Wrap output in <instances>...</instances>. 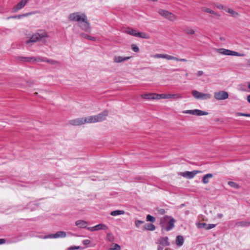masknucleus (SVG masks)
Masks as SVG:
<instances>
[{
  "label": "nucleus",
  "instance_id": "1",
  "mask_svg": "<svg viewBox=\"0 0 250 250\" xmlns=\"http://www.w3.org/2000/svg\"><path fill=\"white\" fill-rule=\"evenodd\" d=\"M175 220L170 216L166 215L160 219V225L162 233L164 231H169L174 227Z\"/></svg>",
  "mask_w": 250,
  "mask_h": 250
},
{
  "label": "nucleus",
  "instance_id": "2",
  "mask_svg": "<svg viewBox=\"0 0 250 250\" xmlns=\"http://www.w3.org/2000/svg\"><path fill=\"white\" fill-rule=\"evenodd\" d=\"M48 37L47 34L45 30H41L37 33L34 34L30 38V40L27 41L26 43H29L30 42H35L39 41H45V39Z\"/></svg>",
  "mask_w": 250,
  "mask_h": 250
},
{
  "label": "nucleus",
  "instance_id": "3",
  "mask_svg": "<svg viewBox=\"0 0 250 250\" xmlns=\"http://www.w3.org/2000/svg\"><path fill=\"white\" fill-rule=\"evenodd\" d=\"M87 18L86 15L84 13L80 14L79 12H75L70 14L69 15L68 19L70 21H78L80 23L83 21H85Z\"/></svg>",
  "mask_w": 250,
  "mask_h": 250
},
{
  "label": "nucleus",
  "instance_id": "4",
  "mask_svg": "<svg viewBox=\"0 0 250 250\" xmlns=\"http://www.w3.org/2000/svg\"><path fill=\"white\" fill-rule=\"evenodd\" d=\"M158 13L160 15L170 21H173L176 19V16L172 13L168 11L160 9L159 10Z\"/></svg>",
  "mask_w": 250,
  "mask_h": 250
},
{
  "label": "nucleus",
  "instance_id": "5",
  "mask_svg": "<svg viewBox=\"0 0 250 250\" xmlns=\"http://www.w3.org/2000/svg\"><path fill=\"white\" fill-rule=\"evenodd\" d=\"M218 52L220 54L226 55H231V56H239V57H244L245 56L244 54H241L239 53L238 52L231 51L230 50L224 49V48H221L218 49Z\"/></svg>",
  "mask_w": 250,
  "mask_h": 250
},
{
  "label": "nucleus",
  "instance_id": "6",
  "mask_svg": "<svg viewBox=\"0 0 250 250\" xmlns=\"http://www.w3.org/2000/svg\"><path fill=\"white\" fill-rule=\"evenodd\" d=\"M179 99L182 98V96L179 94H157L156 95V99H170V98Z\"/></svg>",
  "mask_w": 250,
  "mask_h": 250
},
{
  "label": "nucleus",
  "instance_id": "7",
  "mask_svg": "<svg viewBox=\"0 0 250 250\" xmlns=\"http://www.w3.org/2000/svg\"><path fill=\"white\" fill-rule=\"evenodd\" d=\"M229 93L225 91H220L214 93V98L218 100H223L228 98Z\"/></svg>",
  "mask_w": 250,
  "mask_h": 250
},
{
  "label": "nucleus",
  "instance_id": "8",
  "mask_svg": "<svg viewBox=\"0 0 250 250\" xmlns=\"http://www.w3.org/2000/svg\"><path fill=\"white\" fill-rule=\"evenodd\" d=\"M184 113L190 114L197 116L207 115L208 113L199 109L188 110L183 111Z\"/></svg>",
  "mask_w": 250,
  "mask_h": 250
},
{
  "label": "nucleus",
  "instance_id": "9",
  "mask_svg": "<svg viewBox=\"0 0 250 250\" xmlns=\"http://www.w3.org/2000/svg\"><path fill=\"white\" fill-rule=\"evenodd\" d=\"M108 227L103 224H100L94 227H87V229L90 231H97L99 230H105Z\"/></svg>",
  "mask_w": 250,
  "mask_h": 250
},
{
  "label": "nucleus",
  "instance_id": "10",
  "mask_svg": "<svg viewBox=\"0 0 250 250\" xmlns=\"http://www.w3.org/2000/svg\"><path fill=\"white\" fill-rule=\"evenodd\" d=\"M108 115V111L104 110L97 115H95L96 122H100L104 120Z\"/></svg>",
  "mask_w": 250,
  "mask_h": 250
},
{
  "label": "nucleus",
  "instance_id": "11",
  "mask_svg": "<svg viewBox=\"0 0 250 250\" xmlns=\"http://www.w3.org/2000/svg\"><path fill=\"white\" fill-rule=\"evenodd\" d=\"M28 0H21L17 5L14 6L12 9V12L13 13L16 12L18 10L22 8L27 3Z\"/></svg>",
  "mask_w": 250,
  "mask_h": 250
},
{
  "label": "nucleus",
  "instance_id": "12",
  "mask_svg": "<svg viewBox=\"0 0 250 250\" xmlns=\"http://www.w3.org/2000/svg\"><path fill=\"white\" fill-rule=\"evenodd\" d=\"M66 236V233L64 231H59L54 234L48 235L46 237L48 238H64Z\"/></svg>",
  "mask_w": 250,
  "mask_h": 250
},
{
  "label": "nucleus",
  "instance_id": "13",
  "mask_svg": "<svg viewBox=\"0 0 250 250\" xmlns=\"http://www.w3.org/2000/svg\"><path fill=\"white\" fill-rule=\"evenodd\" d=\"M82 22L83 23H82L81 22L80 23V27L81 29L85 32H90L91 27L87 18H86V20L85 21H83Z\"/></svg>",
  "mask_w": 250,
  "mask_h": 250
},
{
  "label": "nucleus",
  "instance_id": "14",
  "mask_svg": "<svg viewBox=\"0 0 250 250\" xmlns=\"http://www.w3.org/2000/svg\"><path fill=\"white\" fill-rule=\"evenodd\" d=\"M39 13V12L38 11H34L33 12L27 13L22 14L18 15H14V16H12L7 17V20H9L10 19H20L22 18L27 17L28 16L31 15L32 14H35Z\"/></svg>",
  "mask_w": 250,
  "mask_h": 250
},
{
  "label": "nucleus",
  "instance_id": "15",
  "mask_svg": "<svg viewBox=\"0 0 250 250\" xmlns=\"http://www.w3.org/2000/svg\"><path fill=\"white\" fill-rule=\"evenodd\" d=\"M69 123L73 125H80L84 124L83 118H77L70 120Z\"/></svg>",
  "mask_w": 250,
  "mask_h": 250
},
{
  "label": "nucleus",
  "instance_id": "16",
  "mask_svg": "<svg viewBox=\"0 0 250 250\" xmlns=\"http://www.w3.org/2000/svg\"><path fill=\"white\" fill-rule=\"evenodd\" d=\"M158 241L159 244L163 246H169L170 245L168 238L167 236L160 238Z\"/></svg>",
  "mask_w": 250,
  "mask_h": 250
},
{
  "label": "nucleus",
  "instance_id": "17",
  "mask_svg": "<svg viewBox=\"0 0 250 250\" xmlns=\"http://www.w3.org/2000/svg\"><path fill=\"white\" fill-rule=\"evenodd\" d=\"M197 173L198 171L195 170L192 171H186L183 172L182 173V175L184 177L191 179L193 178Z\"/></svg>",
  "mask_w": 250,
  "mask_h": 250
},
{
  "label": "nucleus",
  "instance_id": "18",
  "mask_svg": "<svg viewBox=\"0 0 250 250\" xmlns=\"http://www.w3.org/2000/svg\"><path fill=\"white\" fill-rule=\"evenodd\" d=\"M131 58V57H122L120 56H115L114 58V62L116 63L122 62L127 61Z\"/></svg>",
  "mask_w": 250,
  "mask_h": 250
},
{
  "label": "nucleus",
  "instance_id": "19",
  "mask_svg": "<svg viewBox=\"0 0 250 250\" xmlns=\"http://www.w3.org/2000/svg\"><path fill=\"white\" fill-rule=\"evenodd\" d=\"M124 32L127 34L137 37L138 32L133 28L129 27L126 28L125 29Z\"/></svg>",
  "mask_w": 250,
  "mask_h": 250
},
{
  "label": "nucleus",
  "instance_id": "20",
  "mask_svg": "<svg viewBox=\"0 0 250 250\" xmlns=\"http://www.w3.org/2000/svg\"><path fill=\"white\" fill-rule=\"evenodd\" d=\"M165 59H166L168 60H175L177 62H186L188 61L187 60H186L185 59L178 58L177 57H175L174 56H171V55H169L168 54H165Z\"/></svg>",
  "mask_w": 250,
  "mask_h": 250
},
{
  "label": "nucleus",
  "instance_id": "21",
  "mask_svg": "<svg viewBox=\"0 0 250 250\" xmlns=\"http://www.w3.org/2000/svg\"><path fill=\"white\" fill-rule=\"evenodd\" d=\"M156 93H147L141 95V97L147 100H154L156 99Z\"/></svg>",
  "mask_w": 250,
  "mask_h": 250
},
{
  "label": "nucleus",
  "instance_id": "22",
  "mask_svg": "<svg viewBox=\"0 0 250 250\" xmlns=\"http://www.w3.org/2000/svg\"><path fill=\"white\" fill-rule=\"evenodd\" d=\"M75 224L80 228H87L88 222L84 220H79L75 222Z\"/></svg>",
  "mask_w": 250,
  "mask_h": 250
},
{
  "label": "nucleus",
  "instance_id": "23",
  "mask_svg": "<svg viewBox=\"0 0 250 250\" xmlns=\"http://www.w3.org/2000/svg\"><path fill=\"white\" fill-rule=\"evenodd\" d=\"M156 227L154 225L151 224V223H147L146 224L143 226V229L144 230H150V231H153L155 230Z\"/></svg>",
  "mask_w": 250,
  "mask_h": 250
},
{
  "label": "nucleus",
  "instance_id": "24",
  "mask_svg": "<svg viewBox=\"0 0 250 250\" xmlns=\"http://www.w3.org/2000/svg\"><path fill=\"white\" fill-rule=\"evenodd\" d=\"M184 239L182 236L178 235L176 237V244L178 247H181L184 243Z\"/></svg>",
  "mask_w": 250,
  "mask_h": 250
},
{
  "label": "nucleus",
  "instance_id": "25",
  "mask_svg": "<svg viewBox=\"0 0 250 250\" xmlns=\"http://www.w3.org/2000/svg\"><path fill=\"white\" fill-rule=\"evenodd\" d=\"M18 59L21 61L26 62L36 61L34 57H19Z\"/></svg>",
  "mask_w": 250,
  "mask_h": 250
},
{
  "label": "nucleus",
  "instance_id": "26",
  "mask_svg": "<svg viewBox=\"0 0 250 250\" xmlns=\"http://www.w3.org/2000/svg\"><path fill=\"white\" fill-rule=\"evenodd\" d=\"M84 124L86 123H93L96 122L95 116H88V117L84 118Z\"/></svg>",
  "mask_w": 250,
  "mask_h": 250
},
{
  "label": "nucleus",
  "instance_id": "27",
  "mask_svg": "<svg viewBox=\"0 0 250 250\" xmlns=\"http://www.w3.org/2000/svg\"><path fill=\"white\" fill-rule=\"evenodd\" d=\"M202 11L207 12V13H209V14H211L216 15L217 16H219V17L220 16V15L219 14H218L217 13L215 12V11H213L212 10L210 9L209 8L203 7V8H202Z\"/></svg>",
  "mask_w": 250,
  "mask_h": 250
},
{
  "label": "nucleus",
  "instance_id": "28",
  "mask_svg": "<svg viewBox=\"0 0 250 250\" xmlns=\"http://www.w3.org/2000/svg\"><path fill=\"white\" fill-rule=\"evenodd\" d=\"M213 177V175L211 173H208L205 175L202 179V182L204 184H207L208 183V179L212 178Z\"/></svg>",
  "mask_w": 250,
  "mask_h": 250
},
{
  "label": "nucleus",
  "instance_id": "29",
  "mask_svg": "<svg viewBox=\"0 0 250 250\" xmlns=\"http://www.w3.org/2000/svg\"><path fill=\"white\" fill-rule=\"evenodd\" d=\"M137 37L141 38L142 39H148L150 38L149 36L147 34L144 33V32H138V35H137Z\"/></svg>",
  "mask_w": 250,
  "mask_h": 250
},
{
  "label": "nucleus",
  "instance_id": "30",
  "mask_svg": "<svg viewBox=\"0 0 250 250\" xmlns=\"http://www.w3.org/2000/svg\"><path fill=\"white\" fill-rule=\"evenodd\" d=\"M211 97V95L208 93H203L200 92L199 99L204 100L209 99Z\"/></svg>",
  "mask_w": 250,
  "mask_h": 250
},
{
  "label": "nucleus",
  "instance_id": "31",
  "mask_svg": "<svg viewBox=\"0 0 250 250\" xmlns=\"http://www.w3.org/2000/svg\"><path fill=\"white\" fill-rule=\"evenodd\" d=\"M125 214V211L121 210H114L110 212V215L112 216H117Z\"/></svg>",
  "mask_w": 250,
  "mask_h": 250
},
{
  "label": "nucleus",
  "instance_id": "32",
  "mask_svg": "<svg viewBox=\"0 0 250 250\" xmlns=\"http://www.w3.org/2000/svg\"><path fill=\"white\" fill-rule=\"evenodd\" d=\"M80 36L82 37H83L86 39L92 41H95L96 38L90 36L87 34H85L84 33H82L80 34Z\"/></svg>",
  "mask_w": 250,
  "mask_h": 250
},
{
  "label": "nucleus",
  "instance_id": "33",
  "mask_svg": "<svg viewBox=\"0 0 250 250\" xmlns=\"http://www.w3.org/2000/svg\"><path fill=\"white\" fill-rule=\"evenodd\" d=\"M121 247L117 244L112 243L110 245V250H121Z\"/></svg>",
  "mask_w": 250,
  "mask_h": 250
},
{
  "label": "nucleus",
  "instance_id": "34",
  "mask_svg": "<svg viewBox=\"0 0 250 250\" xmlns=\"http://www.w3.org/2000/svg\"><path fill=\"white\" fill-rule=\"evenodd\" d=\"M236 225L239 227H244L250 225V223L245 221H240L236 223Z\"/></svg>",
  "mask_w": 250,
  "mask_h": 250
},
{
  "label": "nucleus",
  "instance_id": "35",
  "mask_svg": "<svg viewBox=\"0 0 250 250\" xmlns=\"http://www.w3.org/2000/svg\"><path fill=\"white\" fill-rule=\"evenodd\" d=\"M227 12L230 14L232 16L234 17H236L239 15V14L238 12L235 11L234 10L231 9H229L227 11Z\"/></svg>",
  "mask_w": 250,
  "mask_h": 250
},
{
  "label": "nucleus",
  "instance_id": "36",
  "mask_svg": "<svg viewBox=\"0 0 250 250\" xmlns=\"http://www.w3.org/2000/svg\"><path fill=\"white\" fill-rule=\"evenodd\" d=\"M184 32L188 35H194L195 34L194 30L190 28H186L184 29Z\"/></svg>",
  "mask_w": 250,
  "mask_h": 250
},
{
  "label": "nucleus",
  "instance_id": "37",
  "mask_svg": "<svg viewBox=\"0 0 250 250\" xmlns=\"http://www.w3.org/2000/svg\"><path fill=\"white\" fill-rule=\"evenodd\" d=\"M228 185L232 188L237 189L239 188V186L236 183L232 181H229Z\"/></svg>",
  "mask_w": 250,
  "mask_h": 250
},
{
  "label": "nucleus",
  "instance_id": "38",
  "mask_svg": "<svg viewBox=\"0 0 250 250\" xmlns=\"http://www.w3.org/2000/svg\"><path fill=\"white\" fill-rule=\"evenodd\" d=\"M146 221L154 223L155 222L156 219L155 217L150 215V214H148L146 216Z\"/></svg>",
  "mask_w": 250,
  "mask_h": 250
},
{
  "label": "nucleus",
  "instance_id": "39",
  "mask_svg": "<svg viewBox=\"0 0 250 250\" xmlns=\"http://www.w3.org/2000/svg\"><path fill=\"white\" fill-rule=\"evenodd\" d=\"M200 94V92L197 90H194L192 91V96L196 99H199Z\"/></svg>",
  "mask_w": 250,
  "mask_h": 250
},
{
  "label": "nucleus",
  "instance_id": "40",
  "mask_svg": "<svg viewBox=\"0 0 250 250\" xmlns=\"http://www.w3.org/2000/svg\"><path fill=\"white\" fill-rule=\"evenodd\" d=\"M206 226L207 224L206 223H198L196 224V226L198 229L206 227Z\"/></svg>",
  "mask_w": 250,
  "mask_h": 250
},
{
  "label": "nucleus",
  "instance_id": "41",
  "mask_svg": "<svg viewBox=\"0 0 250 250\" xmlns=\"http://www.w3.org/2000/svg\"><path fill=\"white\" fill-rule=\"evenodd\" d=\"M156 210L157 211V213L160 215H164L166 213V211L164 208H157Z\"/></svg>",
  "mask_w": 250,
  "mask_h": 250
},
{
  "label": "nucleus",
  "instance_id": "42",
  "mask_svg": "<svg viewBox=\"0 0 250 250\" xmlns=\"http://www.w3.org/2000/svg\"><path fill=\"white\" fill-rule=\"evenodd\" d=\"M131 49L135 52H138L139 51V47L134 44L131 45Z\"/></svg>",
  "mask_w": 250,
  "mask_h": 250
},
{
  "label": "nucleus",
  "instance_id": "43",
  "mask_svg": "<svg viewBox=\"0 0 250 250\" xmlns=\"http://www.w3.org/2000/svg\"><path fill=\"white\" fill-rule=\"evenodd\" d=\"M165 54H156L154 55L155 58H163L165 59Z\"/></svg>",
  "mask_w": 250,
  "mask_h": 250
},
{
  "label": "nucleus",
  "instance_id": "44",
  "mask_svg": "<svg viewBox=\"0 0 250 250\" xmlns=\"http://www.w3.org/2000/svg\"><path fill=\"white\" fill-rule=\"evenodd\" d=\"M216 226V224H209L208 225L207 224L206 229L207 230H208V229H211L214 228Z\"/></svg>",
  "mask_w": 250,
  "mask_h": 250
},
{
  "label": "nucleus",
  "instance_id": "45",
  "mask_svg": "<svg viewBox=\"0 0 250 250\" xmlns=\"http://www.w3.org/2000/svg\"><path fill=\"white\" fill-rule=\"evenodd\" d=\"M144 223V222L143 221L136 220L135 222V224L137 228H139L140 225L143 224Z\"/></svg>",
  "mask_w": 250,
  "mask_h": 250
},
{
  "label": "nucleus",
  "instance_id": "46",
  "mask_svg": "<svg viewBox=\"0 0 250 250\" xmlns=\"http://www.w3.org/2000/svg\"><path fill=\"white\" fill-rule=\"evenodd\" d=\"M50 63L53 65H60L61 62L57 61L50 60Z\"/></svg>",
  "mask_w": 250,
  "mask_h": 250
},
{
  "label": "nucleus",
  "instance_id": "47",
  "mask_svg": "<svg viewBox=\"0 0 250 250\" xmlns=\"http://www.w3.org/2000/svg\"><path fill=\"white\" fill-rule=\"evenodd\" d=\"M236 115H238V116L250 117V114H248V113H240V112H237L236 113Z\"/></svg>",
  "mask_w": 250,
  "mask_h": 250
},
{
  "label": "nucleus",
  "instance_id": "48",
  "mask_svg": "<svg viewBox=\"0 0 250 250\" xmlns=\"http://www.w3.org/2000/svg\"><path fill=\"white\" fill-rule=\"evenodd\" d=\"M90 243V241L88 239H85L83 241V244L86 246H88Z\"/></svg>",
  "mask_w": 250,
  "mask_h": 250
},
{
  "label": "nucleus",
  "instance_id": "49",
  "mask_svg": "<svg viewBox=\"0 0 250 250\" xmlns=\"http://www.w3.org/2000/svg\"><path fill=\"white\" fill-rule=\"evenodd\" d=\"M40 60H41V62H46L49 63H50V60L47 59L46 58L41 59Z\"/></svg>",
  "mask_w": 250,
  "mask_h": 250
},
{
  "label": "nucleus",
  "instance_id": "50",
  "mask_svg": "<svg viewBox=\"0 0 250 250\" xmlns=\"http://www.w3.org/2000/svg\"><path fill=\"white\" fill-rule=\"evenodd\" d=\"M79 249V247H76V246H72L69 247L68 250H78Z\"/></svg>",
  "mask_w": 250,
  "mask_h": 250
},
{
  "label": "nucleus",
  "instance_id": "51",
  "mask_svg": "<svg viewBox=\"0 0 250 250\" xmlns=\"http://www.w3.org/2000/svg\"><path fill=\"white\" fill-rule=\"evenodd\" d=\"M6 243V240L5 239H0V245Z\"/></svg>",
  "mask_w": 250,
  "mask_h": 250
},
{
  "label": "nucleus",
  "instance_id": "52",
  "mask_svg": "<svg viewBox=\"0 0 250 250\" xmlns=\"http://www.w3.org/2000/svg\"><path fill=\"white\" fill-rule=\"evenodd\" d=\"M203 74H204V72L202 71H199L197 74L198 76H201L203 75Z\"/></svg>",
  "mask_w": 250,
  "mask_h": 250
},
{
  "label": "nucleus",
  "instance_id": "53",
  "mask_svg": "<svg viewBox=\"0 0 250 250\" xmlns=\"http://www.w3.org/2000/svg\"><path fill=\"white\" fill-rule=\"evenodd\" d=\"M217 7L219 9H222L223 8V6L222 4H219L217 6Z\"/></svg>",
  "mask_w": 250,
  "mask_h": 250
},
{
  "label": "nucleus",
  "instance_id": "54",
  "mask_svg": "<svg viewBox=\"0 0 250 250\" xmlns=\"http://www.w3.org/2000/svg\"><path fill=\"white\" fill-rule=\"evenodd\" d=\"M223 217V214L222 213H218L217 214V217L218 218H221Z\"/></svg>",
  "mask_w": 250,
  "mask_h": 250
},
{
  "label": "nucleus",
  "instance_id": "55",
  "mask_svg": "<svg viewBox=\"0 0 250 250\" xmlns=\"http://www.w3.org/2000/svg\"><path fill=\"white\" fill-rule=\"evenodd\" d=\"M157 250H163V248L161 246H158Z\"/></svg>",
  "mask_w": 250,
  "mask_h": 250
},
{
  "label": "nucleus",
  "instance_id": "56",
  "mask_svg": "<svg viewBox=\"0 0 250 250\" xmlns=\"http://www.w3.org/2000/svg\"><path fill=\"white\" fill-rule=\"evenodd\" d=\"M247 101L250 103V95L247 97Z\"/></svg>",
  "mask_w": 250,
  "mask_h": 250
},
{
  "label": "nucleus",
  "instance_id": "57",
  "mask_svg": "<svg viewBox=\"0 0 250 250\" xmlns=\"http://www.w3.org/2000/svg\"><path fill=\"white\" fill-rule=\"evenodd\" d=\"M106 237H107V239H109V233L107 234Z\"/></svg>",
  "mask_w": 250,
  "mask_h": 250
},
{
  "label": "nucleus",
  "instance_id": "58",
  "mask_svg": "<svg viewBox=\"0 0 250 250\" xmlns=\"http://www.w3.org/2000/svg\"><path fill=\"white\" fill-rule=\"evenodd\" d=\"M148 1H157L158 0H147Z\"/></svg>",
  "mask_w": 250,
  "mask_h": 250
},
{
  "label": "nucleus",
  "instance_id": "59",
  "mask_svg": "<svg viewBox=\"0 0 250 250\" xmlns=\"http://www.w3.org/2000/svg\"><path fill=\"white\" fill-rule=\"evenodd\" d=\"M248 63L249 65H250V59L248 61Z\"/></svg>",
  "mask_w": 250,
  "mask_h": 250
},
{
  "label": "nucleus",
  "instance_id": "60",
  "mask_svg": "<svg viewBox=\"0 0 250 250\" xmlns=\"http://www.w3.org/2000/svg\"><path fill=\"white\" fill-rule=\"evenodd\" d=\"M248 87L249 89H250V82L249 83Z\"/></svg>",
  "mask_w": 250,
  "mask_h": 250
},
{
  "label": "nucleus",
  "instance_id": "61",
  "mask_svg": "<svg viewBox=\"0 0 250 250\" xmlns=\"http://www.w3.org/2000/svg\"><path fill=\"white\" fill-rule=\"evenodd\" d=\"M188 76V73H186V76H187V77Z\"/></svg>",
  "mask_w": 250,
  "mask_h": 250
},
{
  "label": "nucleus",
  "instance_id": "62",
  "mask_svg": "<svg viewBox=\"0 0 250 250\" xmlns=\"http://www.w3.org/2000/svg\"><path fill=\"white\" fill-rule=\"evenodd\" d=\"M220 39H221V40H223V38H220Z\"/></svg>",
  "mask_w": 250,
  "mask_h": 250
}]
</instances>
